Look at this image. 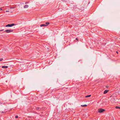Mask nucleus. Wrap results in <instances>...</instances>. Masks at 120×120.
Masks as SVG:
<instances>
[{"label": "nucleus", "instance_id": "ddd939ff", "mask_svg": "<svg viewBox=\"0 0 120 120\" xmlns=\"http://www.w3.org/2000/svg\"><path fill=\"white\" fill-rule=\"evenodd\" d=\"M45 24L47 25H48L49 24V22H47L45 23Z\"/></svg>", "mask_w": 120, "mask_h": 120}, {"label": "nucleus", "instance_id": "0eeeda50", "mask_svg": "<svg viewBox=\"0 0 120 120\" xmlns=\"http://www.w3.org/2000/svg\"><path fill=\"white\" fill-rule=\"evenodd\" d=\"M8 67V66H3L2 67V68H7Z\"/></svg>", "mask_w": 120, "mask_h": 120}, {"label": "nucleus", "instance_id": "423d86ee", "mask_svg": "<svg viewBox=\"0 0 120 120\" xmlns=\"http://www.w3.org/2000/svg\"><path fill=\"white\" fill-rule=\"evenodd\" d=\"M29 7V6L27 5H26L24 6V8H28Z\"/></svg>", "mask_w": 120, "mask_h": 120}, {"label": "nucleus", "instance_id": "1a4fd4ad", "mask_svg": "<svg viewBox=\"0 0 120 120\" xmlns=\"http://www.w3.org/2000/svg\"><path fill=\"white\" fill-rule=\"evenodd\" d=\"M81 106L82 107H84L86 106H87V105H81Z\"/></svg>", "mask_w": 120, "mask_h": 120}, {"label": "nucleus", "instance_id": "6e6552de", "mask_svg": "<svg viewBox=\"0 0 120 120\" xmlns=\"http://www.w3.org/2000/svg\"><path fill=\"white\" fill-rule=\"evenodd\" d=\"M109 91L108 90H105L104 92V94H106L107 92H108Z\"/></svg>", "mask_w": 120, "mask_h": 120}, {"label": "nucleus", "instance_id": "9b49d317", "mask_svg": "<svg viewBox=\"0 0 120 120\" xmlns=\"http://www.w3.org/2000/svg\"><path fill=\"white\" fill-rule=\"evenodd\" d=\"M116 109H120V107H118V106H116Z\"/></svg>", "mask_w": 120, "mask_h": 120}, {"label": "nucleus", "instance_id": "4468645a", "mask_svg": "<svg viewBox=\"0 0 120 120\" xmlns=\"http://www.w3.org/2000/svg\"><path fill=\"white\" fill-rule=\"evenodd\" d=\"M3 60V58H1L0 59V61H1Z\"/></svg>", "mask_w": 120, "mask_h": 120}, {"label": "nucleus", "instance_id": "aec40b11", "mask_svg": "<svg viewBox=\"0 0 120 120\" xmlns=\"http://www.w3.org/2000/svg\"><path fill=\"white\" fill-rule=\"evenodd\" d=\"M2 10L1 8H0V11H1Z\"/></svg>", "mask_w": 120, "mask_h": 120}, {"label": "nucleus", "instance_id": "dca6fc26", "mask_svg": "<svg viewBox=\"0 0 120 120\" xmlns=\"http://www.w3.org/2000/svg\"><path fill=\"white\" fill-rule=\"evenodd\" d=\"M15 117L16 118H17L18 117V116H15Z\"/></svg>", "mask_w": 120, "mask_h": 120}, {"label": "nucleus", "instance_id": "f8f14e48", "mask_svg": "<svg viewBox=\"0 0 120 120\" xmlns=\"http://www.w3.org/2000/svg\"><path fill=\"white\" fill-rule=\"evenodd\" d=\"M77 5H75L74 6V9H75V8H76V7H77Z\"/></svg>", "mask_w": 120, "mask_h": 120}, {"label": "nucleus", "instance_id": "4be33fe9", "mask_svg": "<svg viewBox=\"0 0 120 120\" xmlns=\"http://www.w3.org/2000/svg\"><path fill=\"white\" fill-rule=\"evenodd\" d=\"M116 53H117V54H118V52L117 51L116 52Z\"/></svg>", "mask_w": 120, "mask_h": 120}, {"label": "nucleus", "instance_id": "9d476101", "mask_svg": "<svg viewBox=\"0 0 120 120\" xmlns=\"http://www.w3.org/2000/svg\"><path fill=\"white\" fill-rule=\"evenodd\" d=\"M91 96V95H87V96H86L85 97L86 98H87L88 97H90Z\"/></svg>", "mask_w": 120, "mask_h": 120}, {"label": "nucleus", "instance_id": "f257e3e1", "mask_svg": "<svg viewBox=\"0 0 120 120\" xmlns=\"http://www.w3.org/2000/svg\"><path fill=\"white\" fill-rule=\"evenodd\" d=\"M89 3H88V4H87V3L86 4H85V6L84 5V7H83V6H79V7L78 8L79 9V10H83L84 9V8H86V4H88Z\"/></svg>", "mask_w": 120, "mask_h": 120}, {"label": "nucleus", "instance_id": "2eb2a0df", "mask_svg": "<svg viewBox=\"0 0 120 120\" xmlns=\"http://www.w3.org/2000/svg\"><path fill=\"white\" fill-rule=\"evenodd\" d=\"M76 40H77V41L79 40V38H76Z\"/></svg>", "mask_w": 120, "mask_h": 120}, {"label": "nucleus", "instance_id": "a211bd4d", "mask_svg": "<svg viewBox=\"0 0 120 120\" xmlns=\"http://www.w3.org/2000/svg\"><path fill=\"white\" fill-rule=\"evenodd\" d=\"M28 3V2H25V4H27Z\"/></svg>", "mask_w": 120, "mask_h": 120}, {"label": "nucleus", "instance_id": "f03ea898", "mask_svg": "<svg viewBox=\"0 0 120 120\" xmlns=\"http://www.w3.org/2000/svg\"><path fill=\"white\" fill-rule=\"evenodd\" d=\"M15 24L14 23H12L11 24H8L7 25H6L5 26V27H12L15 25Z\"/></svg>", "mask_w": 120, "mask_h": 120}, {"label": "nucleus", "instance_id": "6ab92c4d", "mask_svg": "<svg viewBox=\"0 0 120 120\" xmlns=\"http://www.w3.org/2000/svg\"><path fill=\"white\" fill-rule=\"evenodd\" d=\"M4 30V29H3V30H0V31H3Z\"/></svg>", "mask_w": 120, "mask_h": 120}, {"label": "nucleus", "instance_id": "7ed1b4c3", "mask_svg": "<svg viewBox=\"0 0 120 120\" xmlns=\"http://www.w3.org/2000/svg\"><path fill=\"white\" fill-rule=\"evenodd\" d=\"M13 31V30H5L4 31V32H6L7 33H9L12 32Z\"/></svg>", "mask_w": 120, "mask_h": 120}, {"label": "nucleus", "instance_id": "f3484780", "mask_svg": "<svg viewBox=\"0 0 120 120\" xmlns=\"http://www.w3.org/2000/svg\"><path fill=\"white\" fill-rule=\"evenodd\" d=\"M39 109H40L39 108H37V109L38 110H39Z\"/></svg>", "mask_w": 120, "mask_h": 120}, {"label": "nucleus", "instance_id": "39448f33", "mask_svg": "<svg viewBox=\"0 0 120 120\" xmlns=\"http://www.w3.org/2000/svg\"><path fill=\"white\" fill-rule=\"evenodd\" d=\"M47 25L45 24H42L40 25V26L41 27H42L43 26H47Z\"/></svg>", "mask_w": 120, "mask_h": 120}, {"label": "nucleus", "instance_id": "20e7f679", "mask_svg": "<svg viewBox=\"0 0 120 120\" xmlns=\"http://www.w3.org/2000/svg\"><path fill=\"white\" fill-rule=\"evenodd\" d=\"M105 111V110L104 109H98V112L99 113H101Z\"/></svg>", "mask_w": 120, "mask_h": 120}, {"label": "nucleus", "instance_id": "412c9836", "mask_svg": "<svg viewBox=\"0 0 120 120\" xmlns=\"http://www.w3.org/2000/svg\"><path fill=\"white\" fill-rule=\"evenodd\" d=\"M9 12V11H6V12Z\"/></svg>", "mask_w": 120, "mask_h": 120}]
</instances>
